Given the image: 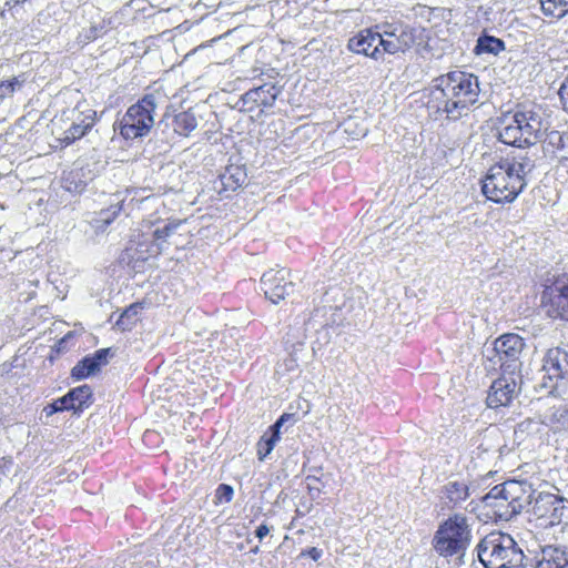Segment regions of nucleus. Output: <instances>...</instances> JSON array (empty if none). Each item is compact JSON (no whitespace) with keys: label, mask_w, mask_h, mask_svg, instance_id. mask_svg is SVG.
<instances>
[{"label":"nucleus","mask_w":568,"mask_h":568,"mask_svg":"<svg viewBox=\"0 0 568 568\" xmlns=\"http://www.w3.org/2000/svg\"><path fill=\"white\" fill-rule=\"evenodd\" d=\"M379 47H382L379 44V34L375 27L361 30L357 34L352 37L347 43L349 51L364 54L374 60H379L383 57Z\"/></svg>","instance_id":"nucleus-17"},{"label":"nucleus","mask_w":568,"mask_h":568,"mask_svg":"<svg viewBox=\"0 0 568 568\" xmlns=\"http://www.w3.org/2000/svg\"><path fill=\"white\" fill-rule=\"evenodd\" d=\"M536 490L527 481L507 480L494 486L481 503L487 515L495 520L509 521L532 503Z\"/></svg>","instance_id":"nucleus-4"},{"label":"nucleus","mask_w":568,"mask_h":568,"mask_svg":"<svg viewBox=\"0 0 568 568\" xmlns=\"http://www.w3.org/2000/svg\"><path fill=\"white\" fill-rule=\"evenodd\" d=\"M26 80L24 74H19L12 79L2 81L0 83V100L10 98L14 92L20 91L26 83Z\"/></svg>","instance_id":"nucleus-33"},{"label":"nucleus","mask_w":568,"mask_h":568,"mask_svg":"<svg viewBox=\"0 0 568 568\" xmlns=\"http://www.w3.org/2000/svg\"><path fill=\"white\" fill-rule=\"evenodd\" d=\"M542 12L554 18L568 13V0H539Z\"/></svg>","instance_id":"nucleus-31"},{"label":"nucleus","mask_w":568,"mask_h":568,"mask_svg":"<svg viewBox=\"0 0 568 568\" xmlns=\"http://www.w3.org/2000/svg\"><path fill=\"white\" fill-rule=\"evenodd\" d=\"M71 124L59 138L62 144L70 145L83 138L95 124L97 111L87 104H78L72 110Z\"/></svg>","instance_id":"nucleus-14"},{"label":"nucleus","mask_w":568,"mask_h":568,"mask_svg":"<svg viewBox=\"0 0 568 568\" xmlns=\"http://www.w3.org/2000/svg\"><path fill=\"white\" fill-rule=\"evenodd\" d=\"M43 412L47 416H51L58 412H62V409L59 407V404L57 400H54L52 404L44 407Z\"/></svg>","instance_id":"nucleus-42"},{"label":"nucleus","mask_w":568,"mask_h":568,"mask_svg":"<svg viewBox=\"0 0 568 568\" xmlns=\"http://www.w3.org/2000/svg\"><path fill=\"white\" fill-rule=\"evenodd\" d=\"M520 378V374L503 373L489 388L486 398L487 406L490 408L509 406L519 393L517 379Z\"/></svg>","instance_id":"nucleus-15"},{"label":"nucleus","mask_w":568,"mask_h":568,"mask_svg":"<svg viewBox=\"0 0 568 568\" xmlns=\"http://www.w3.org/2000/svg\"><path fill=\"white\" fill-rule=\"evenodd\" d=\"M247 173L243 165L230 164L219 175V182H215V189L220 194L227 197L230 192H235L246 182Z\"/></svg>","instance_id":"nucleus-20"},{"label":"nucleus","mask_w":568,"mask_h":568,"mask_svg":"<svg viewBox=\"0 0 568 568\" xmlns=\"http://www.w3.org/2000/svg\"><path fill=\"white\" fill-rule=\"evenodd\" d=\"M171 116L174 131L178 132V136L180 138L191 136V133L195 131L199 125V119L192 109L171 113Z\"/></svg>","instance_id":"nucleus-24"},{"label":"nucleus","mask_w":568,"mask_h":568,"mask_svg":"<svg viewBox=\"0 0 568 568\" xmlns=\"http://www.w3.org/2000/svg\"><path fill=\"white\" fill-rule=\"evenodd\" d=\"M538 154L532 150H514L487 172L481 191L495 203H511L528 185Z\"/></svg>","instance_id":"nucleus-2"},{"label":"nucleus","mask_w":568,"mask_h":568,"mask_svg":"<svg viewBox=\"0 0 568 568\" xmlns=\"http://www.w3.org/2000/svg\"><path fill=\"white\" fill-rule=\"evenodd\" d=\"M434 83L426 103L434 120L445 114L446 119L456 121L479 100V81L473 73L454 70L439 75Z\"/></svg>","instance_id":"nucleus-1"},{"label":"nucleus","mask_w":568,"mask_h":568,"mask_svg":"<svg viewBox=\"0 0 568 568\" xmlns=\"http://www.w3.org/2000/svg\"><path fill=\"white\" fill-rule=\"evenodd\" d=\"M306 481H307V487L308 489L312 491V490H317L318 493L321 491V488L318 486L320 484V478L315 477V476H307L306 477Z\"/></svg>","instance_id":"nucleus-40"},{"label":"nucleus","mask_w":568,"mask_h":568,"mask_svg":"<svg viewBox=\"0 0 568 568\" xmlns=\"http://www.w3.org/2000/svg\"><path fill=\"white\" fill-rule=\"evenodd\" d=\"M122 211L121 201L112 203L108 209L101 210L97 217L93 220V225L99 231H104Z\"/></svg>","instance_id":"nucleus-26"},{"label":"nucleus","mask_w":568,"mask_h":568,"mask_svg":"<svg viewBox=\"0 0 568 568\" xmlns=\"http://www.w3.org/2000/svg\"><path fill=\"white\" fill-rule=\"evenodd\" d=\"M525 345L521 336L507 333L496 338L490 348H486L485 356L494 366L499 365L503 373L520 374V356Z\"/></svg>","instance_id":"nucleus-8"},{"label":"nucleus","mask_w":568,"mask_h":568,"mask_svg":"<svg viewBox=\"0 0 568 568\" xmlns=\"http://www.w3.org/2000/svg\"><path fill=\"white\" fill-rule=\"evenodd\" d=\"M541 307L550 318L568 321V273L557 275L541 294Z\"/></svg>","instance_id":"nucleus-11"},{"label":"nucleus","mask_w":568,"mask_h":568,"mask_svg":"<svg viewBox=\"0 0 568 568\" xmlns=\"http://www.w3.org/2000/svg\"><path fill=\"white\" fill-rule=\"evenodd\" d=\"M470 496L468 481L465 479H449L439 491L443 508H460Z\"/></svg>","instance_id":"nucleus-18"},{"label":"nucleus","mask_w":568,"mask_h":568,"mask_svg":"<svg viewBox=\"0 0 568 568\" xmlns=\"http://www.w3.org/2000/svg\"><path fill=\"white\" fill-rule=\"evenodd\" d=\"M549 419L556 423L558 428H568V409L565 406L555 408Z\"/></svg>","instance_id":"nucleus-34"},{"label":"nucleus","mask_w":568,"mask_h":568,"mask_svg":"<svg viewBox=\"0 0 568 568\" xmlns=\"http://www.w3.org/2000/svg\"><path fill=\"white\" fill-rule=\"evenodd\" d=\"M261 290L266 298L277 304L295 292L296 284L286 268L268 270L261 277Z\"/></svg>","instance_id":"nucleus-13"},{"label":"nucleus","mask_w":568,"mask_h":568,"mask_svg":"<svg viewBox=\"0 0 568 568\" xmlns=\"http://www.w3.org/2000/svg\"><path fill=\"white\" fill-rule=\"evenodd\" d=\"M479 561L485 568H519L525 554L517 541L501 531L488 534L476 547Z\"/></svg>","instance_id":"nucleus-5"},{"label":"nucleus","mask_w":568,"mask_h":568,"mask_svg":"<svg viewBox=\"0 0 568 568\" xmlns=\"http://www.w3.org/2000/svg\"><path fill=\"white\" fill-rule=\"evenodd\" d=\"M497 430L486 428L483 433L474 436L470 439V445L474 448L473 454L478 458H483L489 453H495L499 449V445L496 443Z\"/></svg>","instance_id":"nucleus-22"},{"label":"nucleus","mask_w":568,"mask_h":568,"mask_svg":"<svg viewBox=\"0 0 568 568\" xmlns=\"http://www.w3.org/2000/svg\"><path fill=\"white\" fill-rule=\"evenodd\" d=\"M549 123L540 109L518 108L504 115L498 129V140L516 150H531L548 131Z\"/></svg>","instance_id":"nucleus-3"},{"label":"nucleus","mask_w":568,"mask_h":568,"mask_svg":"<svg viewBox=\"0 0 568 568\" xmlns=\"http://www.w3.org/2000/svg\"><path fill=\"white\" fill-rule=\"evenodd\" d=\"M98 372L97 364L87 355L71 369V377L75 381H82Z\"/></svg>","instance_id":"nucleus-30"},{"label":"nucleus","mask_w":568,"mask_h":568,"mask_svg":"<svg viewBox=\"0 0 568 568\" xmlns=\"http://www.w3.org/2000/svg\"><path fill=\"white\" fill-rule=\"evenodd\" d=\"M282 93V87L274 83H264L246 91L239 103L242 109L252 112L255 109H270L275 104L276 99Z\"/></svg>","instance_id":"nucleus-16"},{"label":"nucleus","mask_w":568,"mask_h":568,"mask_svg":"<svg viewBox=\"0 0 568 568\" xmlns=\"http://www.w3.org/2000/svg\"><path fill=\"white\" fill-rule=\"evenodd\" d=\"M111 353V348H100L95 351L92 355H88L91 361L97 364L98 371L101 369L102 366L108 364V357Z\"/></svg>","instance_id":"nucleus-35"},{"label":"nucleus","mask_w":568,"mask_h":568,"mask_svg":"<svg viewBox=\"0 0 568 568\" xmlns=\"http://www.w3.org/2000/svg\"><path fill=\"white\" fill-rule=\"evenodd\" d=\"M323 556V550L317 547H311L307 549H303L300 554V557H310L314 561H318Z\"/></svg>","instance_id":"nucleus-37"},{"label":"nucleus","mask_w":568,"mask_h":568,"mask_svg":"<svg viewBox=\"0 0 568 568\" xmlns=\"http://www.w3.org/2000/svg\"><path fill=\"white\" fill-rule=\"evenodd\" d=\"M541 371V387L552 396H560L568 382V351L560 347L548 349Z\"/></svg>","instance_id":"nucleus-9"},{"label":"nucleus","mask_w":568,"mask_h":568,"mask_svg":"<svg viewBox=\"0 0 568 568\" xmlns=\"http://www.w3.org/2000/svg\"><path fill=\"white\" fill-rule=\"evenodd\" d=\"M58 404H59V407L63 410H74L77 412L74 405H73V399L71 397H69V392L57 399Z\"/></svg>","instance_id":"nucleus-38"},{"label":"nucleus","mask_w":568,"mask_h":568,"mask_svg":"<svg viewBox=\"0 0 568 568\" xmlns=\"http://www.w3.org/2000/svg\"><path fill=\"white\" fill-rule=\"evenodd\" d=\"M181 223V221H171L163 226H158L153 231L154 245L158 248V253L163 250V244L166 242L168 237L175 233Z\"/></svg>","instance_id":"nucleus-28"},{"label":"nucleus","mask_w":568,"mask_h":568,"mask_svg":"<svg viewBox=\"0 0 568 568\" xmlns=\"http://www.w3.org/2000/svg\"><path fill=\"white\" fill-rule=\"evenodd\" d=\"M234 489L227 484H220L216 489V498L221 503H230L233 498Z\"/></svg>","instance_id":"nucleus-36"},{"label":"nucleus","mask_w":568,"mask_h":568,"mask_svg":"<svg viewBox=\"0 0 568 568\" xmlns=\"http://www.w3.org/2000/svg\"><path fill=\"white\" fill-rule=\"evenodd\" d=\"M141 310L142 306L140 303L131 304L120 315L119 320L116 321V326L122 331L130 329L131 326L138 322L139 313Z\"/></svg>","instance_id":"nucleus-32"},{"label":"nucleus","mask_w":568,"mask_h":568,"mask_svg":"<svg viewBox=\"0 0 568 568\" xmlns=\"http://www.w3.org/2000/svg\"><path fill=\"white\" fill-rule=\"evenodd\" d=\"M155 135L166 144H172L178 136L172 124L171 113L166 112L155 125Z\"/></svg>","instance_id":"nucleus-27"},{"label":"nucleus","mask_w":568,"mask_h":568,"mask_svg":"<svg viewBox=\"0 0 568 568\" xmlns=\"http://www.w3.org/2000/svg\"><path fill=\"white\" fill-rule=\"evenodd\" d=\"M471 537L468 518L456 513L438 526L432 544L435 551L442 557H462L469 547Z\"/></svg>","instance_id":"nucleus-6"},{"label":"nucleus","mask_w":568,"mask_h":568,"mask_svg":"<svg viewBox=\"0 0 568 568\" xmlns=\"http://www.w3.org/2000/svg\"><path fill=\"white\" fill-rule=\"evenodd\" d=\"M544 136L541 139L544 153L557 159L559 162L568 161V134L550 131L546 132Z\"/></svg>","instance_id":"nucleus-21"},{"label":"nucleus","mask_w":568,"mask_h":568,"mask_svg":"<svg viewBox=\"0 0 568 568\" xmlns=\"http://www.w3.org/2000/svg\"><path fill=\"white\" fill-rule=\"evenodd\" d=\"M158 108L155 94H145L132 104L122 119L114 123V130L125 140H134L149 134L155 125L154 114Z\"/></svg>","instance_id":"nucleus-7"},{"label":"nucleus","mask_w":568,"mask_h":568,"mask_svg":"<svg viewBox=\"0 0 568 568\" xmlns=\"http://www.w3.org/2000/svg\"><path fill=\"white\" fill-rule=\"evenodd\" d=\"M69 397L73 399V405L77 410H82L88 407L92 402V389L89 385H81L69 390Z\"/></svg>","instance_id":"nucleus-29"},{"label":"nucleus","mask_w":568,"mask_h":568,"mask_svg":"<svg viewBox=\"0 0 568 568\" xmlns=\"http://www.w3.org/2000/svg\"><path fill=\"white\" fill-rule=\"evenodd\" d=\"M558 93L561 101H564L566 108L568 109V78H566L561 83Z\"/></svg>","instance_id":"nucleus-39"},{"label":"nucleus","mask_w":568,"mask_h":568,"mask_svg":"<svg viewBox=\"0 0 568 568\" xmlns=\"http://www.w3.org/2000/svg\"><path fill=\"white\" fill-rule=\"evenodd\" d=\"M375 29L379 34L383 53L396 54L409 50L416 42V29L405 23H382Z\"/></svg>","instance_id":"nucleus-10"},{"label":"nucleus","mask_w":568,"mask_h":568,"mask_svg":"<svg viewBox=\"0 0 568 568\" xmlns=\"http://www.w3.org/2000/svg\"><path fill=\"white\" fill-rule=\"evenodd\" d=\"M531 513L547 520L550 526L568 523V500L562 496L540 491L532 496Z\"/></svg>","instance_id":"nucleus-12"},{"label":"nucleus","mask_w":568,"mask_h":568,"mask_svg":"<svg viewBox=\"0 0 568 568\" xmlns=\"http://www.w3.org/2000/svg\"><path fill=\"white\" fill-rule=\"evenodd\" d=\"M537 568H568V552L557 546H546Z\"/></svg>","instance_id":"nucleus-23"},{"label":"nucleus","mask_w":568,"mask_h":568,"mask_svg":"<svg viewBox=\"0 0 568 568\" xmlns=\"http://www.w3.org/2000/svg\"><path fill=\"white\" fill-rule=\"evenodd\" d=\"M294 424L296 422L294 414L284 413L277 420L268 427V430L260 438L257 443V457L264 460L274 449L276 443L281 438V427L287 423Z\"/></svg>","instance_id":"nucleus-19"},{"label":"nucleus","mask_w":568,"mask_h":568,"mask_svg":"<svg viewBox=\"0 0 568 568\" xmlns=\"http://www.w3.org/2000/svg\"><path fill=\"white\" fill-rule=\"evenodd\" d=\"M270 532V528L266 524H261L256 530H255V536L262 540L265 536H267Z\"/></svg>","instance_id":"nucleus-43"},{"label":"nucleus","mask_w":568,"mask_h":568,"mask_svg":"<svg viewBox=\"0 0 568 568\" xmlns=\"http://www.w3.org/2000/svg\"><path fill=\"white\" fill-rule=\"evenodd\" d=\"M287 343H292V347H293L292 356H294V361H297V351L304 345V342L297 341L295 343V342H293V339L291 338V335L288 334Z\"/></svg>","instance_id":"nucleus-41"},{"label":"nucleus","mask_w":568,"mask_h":568,"mask_svg":"<svg viewBox=\"0 0 568 568\" xmlns=\"http://www.w3.org/2000/svg\"><path fill=\"white\" fill-rule=\"evenodd\" d=\"M506 49L504 40L483 32L477 41L473 52L476 55L493 54L497 55Z\"/></svg>","instance_id":"nucleus-25"}]
</instances>
